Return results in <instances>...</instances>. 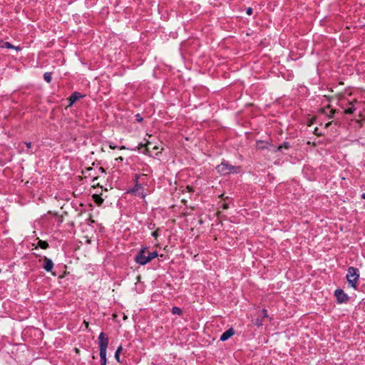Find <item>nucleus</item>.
<instances>
[{"label":"nucleus","instance_id":"nucleus-1","mask_svg":"<svg viewBox=\"0 0 365 365\" xmlns=\"http://www.w3.org/2000/svg\"><path fill=\"white\" fill-rule=\"evenodd\" d=\"M158 256L157 252H147L146 249L141 250L135 256V262L145 265Z\"/></svg>","mask_w":365,"mask_h":365},{"label":"nucleus","instance_id":"nucleus-2","mask_svg":"<svg viewBox=\"0 0 365 365\" xmlns=\"http://www.w3.org/2000/svg\"><path fill=\"white\" fill-rule=\"evenodd\" d=\"M101 364L106 365V350L108 344V338L103 332H101L98 336Z\"/></svg>","mask_w":365,"mask_h":365},{"label":"nucleus","instance_id":"nucleus-3","mask_svg":"<svg viewBox=\"0 0 365 365\" xmlns=\"http://www.w3.org/2000/svg\"><path fill=\"white\" fill-rule=\"evenodd\" d=\"M216 170L217 173L221 175H228L230 173H237L240 170L239 167L232 166L230 165L228 163L222 162L221 164L218 165L216 167Z\"/></svg>","mask_w":365,"mask_h":365},{"label":"nucleus","instance_id":"nucleus-4","mask_svg":"<svg viewBox=\"0 0 365 365\" xmlns=\"http://www.w3.org/2000/svg\"><path fill=\"white\" fill-rule=\"evenodd\" d=\"M359 278V269L351 267L348 269L346 279L351 287H355V284Z\"/></svg>","mask_w":365,"mask_h":365},{"label":"nucleus","instance_id":"nucleus-5","mask_svg":"<svg viewBox=\"0 0 365 365\" xmlns=\"http://www.w3.org/2000/svg\"><path fill=\"white\" fill-rule=\"evenodd\" d=\"M334 294L339 303L344 302L348 299L347 294H345L341 289H336Z\"/></svg>","mask_w":365,"mask_h":365},{"label":"nucleus","instance_id":"nucleus-6","mask_svg":"<svg viewBox=\"0 0 365 365\" xmlns=\"http://www.w3.org/2000/svg\"><path fill=\"white\" fill-rule=\"evenodd\" d=\"M234 330L232 328L229 329L222 333V334L220 336V340L222 341L227 340L234 334Z\"/></svg>","mask_w":365,"mask_h":365},{"label":"nucleus","instance_id":"nucleus-7","mask_svg":"<svg viewBox=\"0 0 365 365\" xmlns=\"http://www.w3.org/2000/svg\"><path fill=\"white\" fill-rule=\"evenodd\" d=\"M53 263L52 260L47 257H45L44 258V264H43V268L45 269V270H46L47 272H50L53 269Z\"/></svg>","mask_w":365,"mask_h":365},{"label":"nucleus","instance_id":"nucleus-8","mask_svg":"<svg viewBox=\"0 0 365 365\" xmlns=\"http://www.w3.org/2000/svg\"><path fill=\"white\" fill-rule=\"evenodd\" d=\"M82 97L81 93L75 92L73 93L69 98V106H72L76 101H77L78 99H80Z\"/></svg>","mask_w":365,"mask_h":365},{"label":"nucleus","instance_id":"nucleus-9","mask_svg":"<svg viewBox=\"0 0 365 365\" xmlns=\"http://www.w3.org/2000/svg\"><path fill=\"white\" fill-rule=\"evenodd\" d=\"M134 192L136 193V195L142 196V197H145L146 195V193H145L143 190V187L138 184L135 185Z\"/></svg>","mask_w":365,"mask_h":365},{"label":"nucleus","instance_id":"nucleus-10","mask_svg":"<svg viewBox=\"0 0 365 365\" xmlns=\"http://www.w3.org/2000/svg\"><path fill=\"white\" fill-rule=\"evenodd\" d=\"M0 47L1 48H14V46H12L9 42L4 41L0 39Z\"/></svg>","mask_w":365,"mask_h":365},{"label":"nucleus","instance_id":"nucleus-11","mask_svg":"<svg viewBox=\"0 0 365 365\" xmlns=\"http://www.w3.org/2000/svg\"><path fill=\"white\" fill-rule=\"evenodd\" d=\"M322 112L325 114V115H327L329 116V118H332L333 115L334 114V110H329V113H327V108H323L322 110Z\"/></svg>","mask_w":365,"mask_h":365},{"label":"nucleus","instance_id":"nucleus-12","mask_svg":"<svg viewBox=\"0 0 365 365\" xmlns=\"http://www.w3.org/2000/svg\"><path fill=\"white\" fill-rule=\"evenodd\" d=\"M38 245L42 249H46L48 247V242L43 240H38Z\"/></svg>","mask_w":365,"mask_h":365},{"label":"nucleus","instance_id":"nucleus-13","mask_svg":"<svg viewBox=\"0 0 365 365\" xmlns=\"http://www.w3.org/2000/svg\"><path fill=\"white\" fill-rule=\"evenodd\" d=\"M172 313L173 314L180 315L182 314V310L179 307H173V309H172Z\"/></svg>","mask_w":365,"mask_h":365},{"label":"nucleus","instance_id":"nucleus-14","mask_svg":"<svg viewBox=\"0 0 365 365\" xmlns=\"http://www.w3.org/2000/svg\"><path fill=\"white\" fill-rule=\"evenodd\" d=\"M43 78L46 82L50 83L52 78L51 73L48 72L45 73L43 75Z\"/></svg>","mask_w":365,"mask_h":365},{"label":"nucleus","instance_id":"nucleus-15","mask_svg":"<svg viewBox=\"0 0 365 365\" xmlns=\"http://www.w3.org/2000/svg\"><path fill=\"white\" fill-rule=\"evenodd\" d=\"M26 146V148L29 149V150H31V153H34L36 151V148L34 149V148L32 147V145H31V143L30 142H26L24 143Z\"/></svg>","mask_w":365,"mask_h":365},{"label":"nucleus","instance_id":"nucleus-16","mask_svg":"<svg viewBox=\"0 0 365 365\" xmlns=\"http://www.w3.org/2000/svg\"><path fill=\"white\" fill-rule=\"evenodd\" d=\"M354 110H355V108L354 107V106L351 105V107H349L345 110L344 113L346 114H351L354 113Z\"/></svg>","mask_w":365,"mask_h":365},{"label":"nucleus","instance_id":"nucleus-17","mask_svg":"<svg viewBox=\"0 0 365 365\" xmlns=\"http://www.w3.org/2000/svg\"><path fill=\"white\" fill-rule=\"evenodd\" d=\"M289 148V144L288 143H284L282 145H279L277 148L278 150H282V149H288Z\"/></svg>","mask_w":365,"mask_h":365},{"label":"nucleus","instance_id":"nucleus-18","mask_svg":"<svg viewBox=\"0 0 365 365\" xmlns=\"http://www.w3.org/2000/svg\"><path fill=\"white\" fill-rule=\"evenodd\" d=\"M121 350H122V346H119V347L117 349V350H116V351H115V358L117 359V361H120V359H119V355H120V352L121 351Z\"/></svg>","mask_w":365,"mask_h":365},{"label":"nucleus","instance_id":"nucleus-19","mask_svg":"<svg viewBox=\"0 0 365 365\" xmlns=\"http://www.w3.org/2000/svg\"><path fill=\"white\" fill-rule=\"evenodd\" d=\"M255 324L257 326H258V327H259V326H262V321H261V320H259V319H256V321H255Z\"/></svg>","mask_w":365,"mask_h":365},{"label":"nucleus","instance_id":"nucleus-20","mask_svg":"<svg viewBox=\"0 0 365 365\" xmlns=\"http://www.w3.org/2000/svg\"><path fill=\"white\" fill-rule=\"evenodd\" d=\"M246 13L248 15H251L252 14V9L250 8V7L247 8V11H246Z\"/></svg>","mask_w":365,"mask_h":365},{"label":"nucleus","instance_id":"nucleus-21","mask_svg":"<svg viewBox=\"0 0 365 365\" xmlns=\"http://www.w3.org/2000/svg\"><path fill=\"white\" fill-rule=\"evenodd\" d=\"M262 314H263V317H268V316H267V310H266V309H263V310L262 311Z\"/></svg>","mask_w":365,"mask_h":365},{"label":"nucleus","instance_id":"nucleus-22","mask_svg":"<svg viewBox=\"0 0 365 365\" xmlns=\"http://www.w3.org/2000/svg\"><path fill=\"white\" fill-rule=\"evenodd\" d=\"M96 202H97L98 204H101V203H102V202H103V199H101V198L98 197V201H96Z\"/></svg>","mask_w":365,"mask_h":365},{"label":"nucleus","instance_id":"nucleus-23","mask_svg":"<svg viewBox=\"0 0 365 365\" xmlns=\"http://www.w3.org/2000/svg\"><path fill=\"white\" fill-rule=\"evenodd\" d=\"M109 146H110V148L111 149H115V148H117V147H116V145H113L112 143H111V144H110V145H109Z\"/></svg>","mask_w":365,"mask_h":365},{"label":"nucleus","instance_id":"nucleus-24","mask_svg":"<svg viewBox=\"0 0 365 365\" xmlns=\"http://www.w3.org/2000/svg\"><path fill=\"white\" fill-rule=\"evenodd\" d=\"M152 235L154 236L155 237H156L158 236V232L157 231H155L152 233Z\"/></svg>","mask_w":365,"mask_h":365},{"label":"nucleus","instance_id":"nucleus-25","mask_svg":"<svg viewBox=\"0 0 365 365\" xmlns=\"http://www.w3.org/2000/svg\"><path fill=\"white\" fill-rule=\"evenodd\" d=\"M116 160L122 161L123 159L122 157H119V158H116Z\"/></svg>","mask_w":365,"mask_h":365},{"label":"nucleus","instance_id":"nucleus-26","mask_svg":"<svg viewBox=\"0 0 365 365\" xmlns=\"http://www.w3.org/2000/svg\"><path fill=\"white\" fill-rule=\"evenodd\" d=\"M361 197H362V198L365 199V193H363V194L361 195Z\"/></svg>","mask_w":365,"mask_h":365},{"label":"nucleus","instance_id":"nucleus-27","mask_svg":"<svg viewBox=\"0 0 365 365\" xmlns=\"http://www.w3.org/2000/svg\"><path fill=\"white\" fill-rule=\"evenodd\" d=\"M138 121H141V120H142V118H138Z\"/></svg>","mask_w":365,"mask_h":365},{"label":"nucleus","instance_id":"nucleus-28","mask_svg":"<svg viewBox=\"0 0 365 365\" xmlns=\"http://www.w3.org/2000/svg\"><path fill=\"white\" fill-rule=\"evenodd\" d=\"M138 121H141V120H142V118H138Z\"/></svg>","mask_w":365,"mask_h":365},{"label":"nucleus","instance_id":"nucleus-29","mask_svg":"<svg viewBox=\"0 0 365 365\" xmlns=\"http://www.w3.org/2000/svg\"><path fill=\"white\" fill-rule=\"evenodd\" d=\"M330 125V123H327L326 126H329Z\"/></svg>","mask_w":365,"mask_h":365}]
</instances>
